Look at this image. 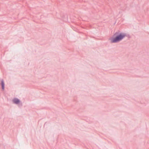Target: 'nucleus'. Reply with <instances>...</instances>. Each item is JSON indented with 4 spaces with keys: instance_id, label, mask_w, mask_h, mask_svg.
<instances>
[{
    "instance_id": "3",
    "label": "nucleus",
    "mask_w": 149,
    "mask_h": 149,
    "mask_svg": "<svg viewBox=\"0 0 149 149\" xmlns=\"http://www.w3.org/2000/svg\"><path fill=\"white\" fill-rule=\"evenodd\" d=\"M1 85L2 86V88L3 89H4V83L3 81H1Z\"/></svg>"
},
{
    "instance_id": "1",
    "label": "nucleus",
    "mask_w": 149,
    "mask_h": 149,
    "mask_svg": "<svg viewBox=\"0 0 149 149\" xmlns=\"http://www.w3.org/2000/svg\"><path fill=\"white\" fill-rule=\"evenodd\" d=\"M125 36V34L120 33L115 38H111V41L112 42H116L121 40Z\"/></svg>"
},
{
    "instance_id": "2",
    "label": "nucleus",
    "mask_w": 149,
    "mask_h": 149,
    "mask_svg": "<svg viewBox=\"0 0 149 149\" xmlns=\"http://www.w3.org/2000/svg\"><path fill=\"white\" fill-rule=\"evenodd\" d=\"M13 103L17 104L19 103V100L17 99H14L13 100Z\"/></svg>"
}]
</instances>
